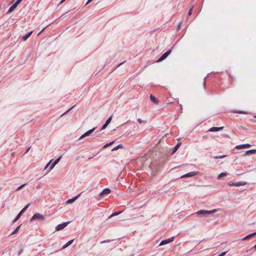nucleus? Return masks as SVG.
Returning <instances> with one entry per match:
<instances>
[{
  "label": "nucleus",
  "instance_id": "e433bc0d",
  "mask_svg": "<svg viewBox=\"0 0 256 256\" xmlns=\"http://www.w3.org/2000/svg\"><path fill=\"white\" fill-rule=\"evenodd\" d=\"M192 8H190V10L188 12V16H190L192 14Z\"/></svg>",
  "mask_w": 256,
  "mask_h": 256
},
{
  "label": "nucleus",
  "instance_id": "423d86ee",
  "mask_svg": "<svg viewBox=\"0 0 256 256\" xmlns=\"http://www.w3.org/2000/svg\"><path fill=\"white\" fill-rule=\"evenodd\" d=\"M96 129V128H93L87 131L86 132L81 136L80 138V139H82L86 136H90L92 132H94Z\"/></svg>",
  "mask_w": 256,
  "mask_h": 256
},
{
  "label": "nucleus",
  "instance_id": "aec40b11",
  "mask_svg": "<svg viewBox=\"0 0 256 256\" xmlns=\"http://www.w3.org/2000/svg\"><path fill=\"white\" fill-rule=\"evenodd\" d=\"M80 196V194H78V196H75L74 198H71V199H70V200H68L67 201V202H68V203H72V202H74L75 200H76Z\"/></svg>",
  "mask_w": 256,
  "mask_h": 256
},
{
  "label": "nucleus",
  "instance_id": "f3484780",
  "mask_svg": "<svg viewBox=\"0 0 256 256\" xmlns=\"http://www.w3.org/2000/svg\"><path fill=\"white\" fill-rule=\"evenodd\" d=\"M256 235V232H254L252 234H250L248 235L247 236H245L244 238H242V240H247L251 238H252L253 236Z\"/></svg>",
  "mask_w": 256,
  "mask_h": 256
},
{
  "label": "nucleus",
  "instance_id": "49530a36",
  "mask_svg": "<svg viewBox=\"0 0 256 256\" xmlns=\"http://www.w3.org/2000/svg\"><path fill=\"white\" fill-rule=\"evenodd\" d=\"M254 248H256V244L254 245Z\"/></svg>",
  "mask_w": 256,
  "mask_h": 256
},
{
  "label": "nucleus",
  "instance_id": "cd10ccee",
  "mask_svg": "<svg viewBox=\"0 0 256 256\" xmlns=\"http://www.w3.org/2000/svg\"><path fill=\"white\" fill-rule=\"evenodd\" d=\"M26 184H23L21 185L20 186H18V187L17 188L16 190H20V189H21L22 188H23V187H24Z\"/></svg>",
  "mask_w": 256,
  "mask_h": 256
},
{
  "label": "nucleus",
  "instance_id": "58836bf2",
  "mask_svg": "<svg viewBox=\"0 0 256 256\" xmlns=\"http://www.w3.org/2000/svg\"><path fill=\"white\" fill-rule=\"evenodd\" d=\"M30 148H31V146L29 147V148L27 149V150H26V153H27V152L30 150Z\"/></svg>",
  "mask_w": 256,
  "mask_h": 256
},
{
  "label": "nucleus",
  "instance_id": "72a5a7b5",
  "mask_svg": "<svg viewBox=\"0 0 256 256\" xmlns=\"http://www.w3.org/2000/svg\"><path fill=\"white\" fill-rule=\"evenodd\" d=\"M22 0H17L15 2L17 5H18Z\"/></svg>",
  "mask_w": 256,
  "mask_h": 256
},
{
  "label": "nucleus",
  "instance_id": "473e14b6",
  "mask_svg": "<svg viewBox=\"0 0 256 256\" xmlns=\"http://www.w3.org/2000/svg\"><path fill=\"white\" fill-rule=\"evenodd\" d=\"M227 252H222L221 254H220V255H218V256H224L226 254Z\"/></svg>",
  "mask_w": 256,
  "mask_h": 256
},
{
  "label": "nucleus",
  "instance_id": "39448f33",
  "mask_svg": "<svg viewBox=\"0 0 256 256\" xmlns=\"http://www.w3.org/2000/svg\"><path fill=\"white\" fill-rule=\"evenodd\" d=\"M174 237H171L168 239L164 240L161 241V242L160 244V246H163L164 244H168L170 242H172L174 240Z\"/></svg>",
  "mask_w": 256,
  "mask_h": 256
},
{
  "label": "nucleus",
  "instance_id": "412c9836",
  "mask_svg": "<svg viewBox=\"0 0 256 256\" xmlns=\"http://www.w3.org/2000/svg\"><path fill=\"white\" fill-rule=\"evenodd\" d=\"M122 212V211H120V212H114L108 217V218H110L114 216H118V215L120 214H121Z\"/></svg>",
  "mask_w": 256,
  "mask_h": 256
},
{
  "label": "nucleus",
  "instance_id": "20e7f679",
  "mask_svg": "<svg viewBox=\"0 0 256 256\" xmlns=\"http://www.w3.org/2000/svg\"><path fill=\"white\" fill-rule=\"evenodd\" d=\"M30 204H28L21 211L19 212V214H18L16 218L14 219V222H16L20 218V217L22 216V214L23 212L28 208V207L29 206H30Z\"/></svg>",
  "mask_w": 256,
  "mask_h": 256
},
{
  "label": "nucleus",
  "instance_id": "c9c22d12",
  "mask_svg": "<svg viewBox=\"0 0 256 256\" xmlns=\"http://www.w3.org/2000/svg\"><path fill=\"white\" fill-rule=\"evenodd\" d=\"M138 122H140V124L142 123L143 122V120L140 118H138Z\"/></svg>",
  "mask_w": 256,
  "mask_h": 256
},
{
  "label": "nucleus",
  "instance_id": "4c0bfd02",
  "mask_svg": "<svg viewBox=\"0 0 256 256\" xmlns=\"http://www.w3.org/2000/svg\"><path fill=\"white\" fill-rule=\"evenodd\" d=\"M110 242V240H107L102 242L101 243H104V242Z\"/></svg>",
  "mask_w": 256,
  "mask_h": 256
},
{
  "label": "nucleus",
  "instance_id": "a18cd8bd",
  "mask_svg": "<svg viewBox=\"0 0 256 256\" xmlns=\"http://www.w3.org/2000/svg\"><path fill=\"white\" fill-rule=\"evenodd\" d=\"M44 28H43L41 32L38 34L41 33L44 30Z\"/></svg>",
  "mask_w": 256,
  "mask_h": 256
},
{
  "label": "nucleus",
  "instance_id": "c03bdc74",
  "mask_svg": "<svg viewBox=\"0 0 256 256\" xmlns=\"http://www.w3.org/2000/svg\"><path fill=\"white\" fill-rule=\"evenodd\" d=\"M253 117L256 118V114H253Z\"/></svg>",
  "mask_w": 256,
  "mask_h": 256
},
{
  "label": "nucleus",
  "instance_id": "a19ab883",
  "mask_svg": "<svg viewBox=\"0 0 256 256\" xmlns=\"http://www.w3.org/2000/svg\"><path fill=\"white\" fill-rule=\"evenodd\" d=\"M92 0H88V2H86V4H88L90 2H91Z\"/></svg>",
  "mask_w": 256,
  "mask_h": 256
},
{
  "label": "nucleus",
  "instance_id": "a211bd4d",
  "mask_svg": "<svg viewBox=\"0 0 256 256\" xmlns=\"http://www.w3.org/2000/svg\"><path fill=\"white\" fill-rule=\"evenodd\" d=\"M182 143L181 142H179L174 147V148L173 150H172V154H174L175 152H176V151L178 150V149L179 148V147L181 145Z\"/></svg>",
  "mask_w": 256,
  "mask_h": 256
},
{
  "label": "nucleus",
  "instance_id": "de8ad7c7",
  "mask_svg": "<svg viewBox=\"0 0 256 256\" xmlns=\"http://www.w3.org/2000/svg\"><path fill=\"white\" fill-rule=\"evenodd\" d=\"M204 84L205 86L206 84H205V82H204Z\"/></svg>",
  "mask_w": 256,
  "mask_h": 256
},
{
  "label": "nucleus",
  "instance_id": "f257e3e1",
  "mask_svg": "<svg viewBox=\"0 0 256 256\" xmlns=\"http://www.w3.org/2000/svg\"><path fill=\"white\" fill-rule=\"evenodd\" d=\"M216 212V209H214L211 210H198V212H197L196 214H198L199 215L206 216L208 214H210L215 212Z\"/></svg>",
  "mask_w": 256,
  "mask_h": 256
},
{
  "label": "nucleus",
  "instance_id": "1a4fd4ad",
  "mask_svg": "<svg viewBox=\"0 0 256 256\" xmlns=\"http://www.w3.org/2000/svg\"><path fill=\"white\" fill-rule=\"evenodd\" d=\"M250 146H251L250 144H246L238 145L235 146V148L236 149H240V148H250Z\"/></svg>",
  "mask_w": 256,
  "mask_h": 256
},
{
  "label": "nucleus",
  "instance_id": "c85d7f7f",
  "mask_svg": "<svg viewBox=\"0 0 256 256\" xmlns=\"http://www.w3.org/2000/svg\"><path fill=\"white\" fill-rule=\"evenodd\" d=\"M108 126V124H106L105 123L102 126V130L105 129Z\"/></svg>",
  "mask_w": 256,
  "mask_h": 256
},
{
  "label": "nucleus",
  "instance_id": "f8f14e48",
  "mask_svg": "<svg viewBox=\"0 0 256 256\" xmlns=\"http://www.w3.org/2000/svg\"><path fill=\"white\" fill-rule=\"evenodd\" d=\"M150 99L152 102H154L155 104H157L159 102V100L152 94L150 95Z\"/></svg>",
  "mask_w": 256,
  "mask_h": 256
},
{
  "label": "nucleus",
  "instance_id": "393cba45",
  "mask_svg": "<svg viewBox=\"0 0 256 256\" xmlns=\"http://www.w3.org/2000/svg\"><path fill=\"white\" fill-rule=\"evenodd\" d=\"M114 140L109 142V143H108V144H106L105 145H104V148H107L108 146H111L112 144H114Z\"/></svg>",
  "mask_w": 256,
  "mask_h": 256
},
{
  "label": "nucleus",
  "instance_id": "ea45409f",
  "mask_svg": "<svg viewBox=\"0 0 256 256\" xmlns=\"http://www.w3.org/2000/svg\"><path fill=\"white\" fill-rule=\"evenodd\" d=\"M124 62H125V61H124V62H120V63L118 64V66H121L122 64H124Z\"/></svg>",
  "mask_w": 256,
  "mask_h": 256
},
{
  "label": "nucleus",
  "instance_id": "37998d69",
  "mask_svg": "<svg viewBox=\"0 0 256 256\" xmlns=\"http://www.w3.org/2000/svg\"><path fill=\"white\" fill-rule=\"evenodd\" d=\"M65 0H62L60 2V4H62V2H64Z\"/></svg>",
  "mask_w": 256,
  "mask_h": 256
},
{
  "label": "nucleus",
  "instance_id": "6e6552de",
  "mask_svg": "<svg viewBox=\"0 0 256 256\" xmlns=\"http://www.w3.org/2000/svg\"><path fill=\"white\" fill-rule=\"evenodd\" d=\"M246 184V182H233V183H228V184L229 186H244L245 184Z\"/></svg>",
  "mask_w": 256,
  "mask_h": 256
},
{
  "label": "nucleus",
  "instance_id": "2eb2a0df",
  "mask_svg": "<svg viewBox=\"0 0 256 256\" xmlns=\"http://www.w3.org/2000/svg\"><path fill=\"white\" fill-rule=\"evenodd\" d=\"M18 5L14 3V4L9 8V10L8 11V13L11 12L14 10L17 7Z\"/></svg>",
  "mask_w": 256,
  "mask_h": 256
},
{
  "label": "nucleus",
  "instance_id": "4468645a",
  "mask_svg": "<svg viewBox=\"0 0 256 256\" xmlns=\"http://www.w3.org/2000/svg\"><path fill=\"white\" fill-rule=\"evenodd\" d=\"M33 32L32 31H31L29 32H28L27 34H26V35L24 36L22 38V40L24 41L26 40L30 36L31 34H32Z\"/></svg>",
  "mask_w": 256,
  "mask_h": 256
},
{
  "label": "nucleus",
  "instance_id": "4be33fe9",
  "mask_svg": "<svg viewBox=\"0 0 256 256\" xmlns=\"http://www.w3.org/2000/svg\"><path fill=\"white\" fill-rule=\"evenodd\" d=\"M20 226H21V225H20L18 226H17L16 228V229L14 230L11 234L10 235H12V234H14L17 233L18 232V231L19 230Z\"/></svg>",
  "mask_w": 256,
  "mask_h": 256
},
{
  "label": "nucleus",
  "instance_id": "2f4dec72",
  "mask_svg": "<svg viewBox=\"0 0 256 256\" xmlns=\"http://www.w3.org/2000/svg\"><path fill=\"white\" fill-rule=\"evenodd\" d=\"M52 160H50L49 162H48V163L46 165V166H45V168H44V169L46 168H47L50 166V162H52Z\"/></svg>",
  "mask_w": 256,
  "mask_h": 256
},
{
  "label": "nucleus",
  "instance_id": "0eeeda50",
  "mask_svg": "<svg viewBox=\"0 0 256 256\" xmlns=\"http://www.w3.org/2000/svg\"><path fill=\"white\" fill-rule=\"evenodd\" d=\"M172 50H169L166 52L164 54H162V56L159 58L158 62H162L166 59L168 56L171 53Z\"/></svg>",
  "mask_w": 256,
  "mask_h": 256
},
{
  "label": "nucleus",
  "instance_id": "7c9ffc66",
  "mask_svg": "<svg viewBox=\"0 0 256 256\" xmlns=\"http://www.w3.org/2000/svg\"><path fill=\"white\" fill-rule=\"evenodd\" d=\"M224 156H216L214 157V158H224Z\"/></svg>",
  "mask_w": 256,
  "mask_h": 256
},
{
  "label": "nucleus",
  "instance_id": "f704fd0d",
  "mask_svg": "<svg viewBox=\"0 0 256 256\" xmlns=\"http://www.w3.org/2000/svg\"><path fill=\"white\" fill-rule=\"evenodd\" d=\"M73 241H74V240H69L68 242H67V243H68V244H69V246H70V244H72V243L73 242Z\"/></svg>",
  "mask_w": 256,
  "mask_h": 256
},
{
  "label": "nucleus",
  "instance_id": "bb28decb",
  "mask_svg": "<svg viewBox=\"0 0 256 256\" xmlns=\"http://www.w3.org/2000/svg\"><path fill=\"white\" fill-rule=\"evenodd\" d=\"M74 106H73L72 108H70V109H68L67 111H66L65 112H64L63 114H62L61 116H64L65 114L68 112Z\"/></svg>",
  "mask_w": 256,
  "mask_h": 256
},
{
  "label": "nucleus",
  "instance_id": "9b49d317",
  "mask_svg": "<svg viewBox=\"0 0 256 256\" xmlns=\"http://www.w3.org/2000/svg\"><path fill=\"white\" fill-rule=\"evenodd\" d=\"M224 126L222 127H212L210 128L208 132H218V130H222L224 128Z\"/></svg>",
  "mask_w": 256,
  "mask_h": 256
},
{
  "label": "nucleus",
  "instance_id": "5701e85b",
  "mask_svg": "<svg viewBox=\"0 0 256 256\" xmlns=\"http://www.w3.org/2000/svg\"><path fill=\"white\" fill-rule=\"evenodd\" d=\"M123 148V146L122 144H120L118 146H115L112 149V151L118 150V148Z\"/></svg>",
  "mask_w": 256,
  "mask_h": 256
},
{
  "label": "nucleus",
  "instance_id": "f03ea898",
  "mask_svg": "<svg viewBox=\"0 0 256 256\" xmlns=\"http://www.w3.org/2000/svg\"><path fill=\"white\" fill-rule=\"evenodd\" d=\"M44 216L40 214L36 213L35 214L32 218L31 220H44Z\"/></svg>",
  "mask_w": 256,
  "mask_h": 256
},
{
  "label": "nucleus",
  "instance_id": "79ce46f5",
  "mask_svg": "<svg viewBox=\"0 0 256 256\" xmlns=\"http://www.w3.org/2000/svg\"><path fill=\"white\" fill-rule=\"evenodd\" d=\"M236 113H238V114H244V112H236Z\"/></svg>",
  "mask_w": 256,
  "mask_h": 256
},
{
  "label": "nucleus",
  "instance_id": "dca6fc26",
  "mask_svg": "<svg viewBox=\"0 0 256 256\" xmlns=\"http://www.w3.org/2000/svg\"><path fill=\"white\" fill-rule=\"evenodd\" d=\"M61 159V157L58 158L57 159L55 160V161L53 162L52 166L50 167V169L52 170L53 168L60 162Z\"/></svg>",
  "mask_w": 256,
  "mask_h": 256
},
{
  "label": "nucleus",
  "instance_id": "6ab92c4d",
  "mask_svg": "<svg viewBox=\"0 0 256 256\" xmlns=\"http://www.w3.org/2000/svg\"><path fill=\"white\" fill-rule=\"evenodd\" d=\"M256 149H252V150H247L246 152V154H254V153H256Z\"/></svg>",
  "mask_w": 256,
  "mask_h": 256
},
{
  "label": "nucleus",
  "instance_id": "c756f323",
  "mask_svg": "<svg viewBox=\"0 0 256 256\" xmlns=\"http://www.w3.org/2000/svg\"><path fill=\"white\" fill-rule=\"evenodd\" d=\"M69 246V244L66 242L62 248V249H64Z\"/></svg>",
  "mask_w": 256,
  "mask_h": 256
},
{
  "label": "nucleus",
  "instance_id": "7ed1b4c3",
  "mask_svg": "<svg viewBox=\"0 0 256 256\" xmlns=\"http://www.w3.org/2000/svg\"><path fill=\"white\" fill-rule=\"evenodd\" d=\"M70 223V222H64L61 224H59L56 227V231H59L63 230L64 228H66L68 224Z\"/></svg>",
  "mask_w": 256,
  "mask_h": 256
},
{
  "label": "nucleus",
  "instance_id": "9d476101",
  "mask_svg": "<svg viewBox=\"0 0 256 256\" xmlns=\"http://www.w3.org/2000/svg\"><path fill=\"white\" fill-rule=\"evenodd\" d=\"M111 190L110 189L108 188H104L100 194V196H102L105 194H110Z\"/></svg>",
  "mask_w": 256,
  "mask_h": 256
},
{
  "label": "nucleus",
  "instance_id": "b1692460",
  "mask_svg": "<svg viewBox=\"0 0 256 256\" xmlns=\"http://www.w3.org/2000/svg\"><path fill=\"white\" fill-rule=\"evenodd\" d=\"M227 175V173L226 172H222L220 173L218 176V178L219 179L220 178L222 177H223V176H226Z\"/></svg>",
  "mask_w": 256,
  "mask_h": 256
},
{
  "label": "nucleus",
  "instance_id": "ddd939ff",
  "mask_svg": "<svg viewBox=\"0 0 256 256\" xmlns=\"http://www.w3.org/2000/svg\"><path fill=\"white\" fill-rule=\"evenodd\" d=\"M198 172H192L189 173H188L186 174H185L181 176V178H186V177H190L196 174Z\"/></svg>",
  "mask_w": 256,
  "mask_h": 256
},
{
  "label": "nucleus",
  "instance_id": "a878e982",
  "mask_svg": "<svg viewBox=\"0 0 256 256\" xmlns=\"http://www.w3.org/2000/svg\"><path fill=\"white\" fill-rule=\"evenodd\" d=\"M112 116H111L110 118H109L106 121V124H109L110 122L112 121Z\"/></svg>",
  "mask_w": 256,
  "mask_h": 256
}]
</instances>
